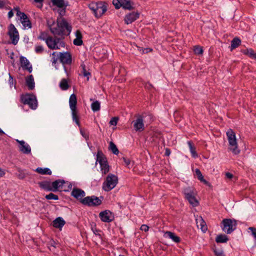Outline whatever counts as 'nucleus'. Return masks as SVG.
Here are the masks:
<instances>
[{
	"label": "nucleus",
	"instance_id": "1",
	"mask_svg": "<svg viewBox=\"0 0 256 256\" xmlns=\"http://www.w3.org/2000/svg\"><path fill=\"white\" fill-rule=\"evenodd\" d=\"M56 22V28L50 30V32L54 36H59L64 38V36H67L70 34L72 27L64 18H62L61 20L58 18Z\"/></svg>",
	"mask_w": 256,
	"mask_h": 256
},
{
	"label": "nucleus",
	"instance_id": "2",
	"mask_svg": "<svg viewBox=\"0 0 256 256\" xmlns=\"http://www.w3.org/2000/svg\"><path fill=\"white\" fill-rule=\"evenodd\" d=\"M108 6L104 1L92 2L88 4V8L92 12L94 16L99 18L107 11Z\"/></svg>",
	"mask_w": 256,
	"mask_h": 256
},
{
	"label": "nucleus",
	"instance_id": "3",
	"mask_svg": "<svg viewBox=\"0 0 256 256\" xmlns=\"http://www.w3.org/2000/svg\"><path fill=\"white\" fill-rule=\"evenodd\" d=\"M183 192L185 198L193 206H196L199 204L198 201L196 198L197 193L194 188L190 186L184 188Z\"/></svg>",
	"mask_w": 256,
	"mask_h": 256
},
{
	"label": "nucleus",
	"instance_id": "4",
	"mask_svg": "<svg viewBox=\"0 0 256 256\" xmlns=\"http://www.w3.org/2000/svg\"><path fill=\"white\" fill-rule=\"evenodd\" d=\"M226 136L230 145V150L235 154H238L240 150L238 148L236 134L232 129H229L226 132Z\"/></svg>",
	"mask_w": 256,
	"mask_h": 256
},
{
	"label": "nucleus",
	"instance_id": "5",
	"mask_svg": "<svg viewBox=\"0 0 256 256\" xmlns=\"http://www.w3.org/2000/svg\"><path fill=\"white\" fill-rule=\"evenodd\" d=\"M118 183V176L114 174H109L103 182L102 188L106 192H109L113 189Z\"/></svg>",
	"mask_w": 256,
	"mask_h": 256
},
{
	"label": "nucleus",
	"instance_id": "6",
	"mask_svg": "<svg viewBox=\"0 0 256 256\" xmlns=\"http://www.w3.org/2000/svg\"><path fill=\"white\" fill-rule=\"evenodd\" d=\"M20 102L24 104H28L32 110L38 107V102L36 96L32 94H26L20 96Z\"/></svg>",
	"mask_w": 256,
	"mask_h": 256
},
{
	"label": "nucleus",
	"instance_id": "7",
	"mask_svg": "<svg viewBox=\"0 0 256 256\" xmlns=\"http://www.w3.org/2000/svg\"><path fill=\"white\" fill-rule=\"evenodd\" d=\"M103 200V196H100V198L95 196H88L81 200L80 202L88 206H98L102 204Z\"/></svg>",
	"mask_w": 256,
	"mask_h": 256
},
{
	"label": "nucleus",
	"instance_id": "8",
	"mask_svg": "<svg viewBox=\"0 0 256 256\" xmlns=\"http://www.w3.org/2000/svg\"><path fill=\"white\" fill-rule=\"evenodd\" d=\"M222 228L227 234H230L236 228L237 220L234 219L224 218L222 222Z\"/></svg>",
	"mask_w": 256,
	"mask_h": 256
},
{
	"label": "nucleus",
	"instance_id": "9",
	"mask_svg": "<svg viewBox=\"0 0 256 256\" xmlns=\"http://www.w3.org/2000/svg\"><path fill=\"white\" fill-rule=\"evenodd\" d=\"M112 4L116 9H119L122 7L124 10H134V2L131 0H113Z\"/></svg>",
	"mask_w": 256,
	"mask_h": 256
},
{
	"label": "nucleus",
	"instance_id": "10",
	"mask_svg": "<svg viewBox=\"0 0 256 256\" xmlns=\"http://www.w3.org/2000/svg\"><path fill=\"white\" fill-rule=\"evenodd\" d=\"M7 34L12 40V44L16 45L19 40L20 35L18 30L12 24H9Z\"/></svg>",
	"mask_w": 256,
	"mask_h": 256
},
{
	"label": "nucleus",
	"instance_id": "11",
	"mask_svg": "<svg viewBox=\"0 0 256 256\" xmlns=\"http://www.w3.org/2000/svg\"><path fill=\"white\" fill-rule=\"evenodd\" d=\"M14 10L16 11V15L20 17L23 26L24 28H31L32 26V23L27 15L24 12H20L18 7L16 8Z\"/></svg>",
	"mask_w": 256,
	"mask_h": 256
},
{
	"label": "nucleus",
	"instance_id": "12",
	"mask_svg": "<svg viewBox=\"0 0 256 256\" xmlns=\"http://www.w3.org/2000/svg\"><path fill=\"white\" fill-rule=\"evenodd\" d=\"M99 217L104 222H110L114 220V215L110 210H105L100 212Z\"/></svg>",
	"mask_w": 256,
	"mask_h": 256
},
{
	"label": "nucleus",
	"instance_id": "13",
	"mask_svg": "<svg viewBox=\"0 0 256 256\" xmlns=\"http://www.w3.org/2000/svg\"><path fill=\"white\" fill-rule=\"evenodd\" d=\"M60 61L63 64L70 65L72 63V56L70 52H60L59 53Z\"/></svg>",
	"mask_w": 256,
	"mask_h": 256
},
{
	"label": "nucleus",
	"instance_id": "14",
	"mask_svg": "<svg viewBox=\"0 0 256 256\" xmlns=\"http://www.w3.org/2000/svg\"><path fill=\"white\" fill-rule=\"evenodd\" d=\"M132 124H134V128L136 132H141L144 130L143 118L140 115L138 116L136 120H133Z\"/></svg>",
	"mask_w": 256,
	"mask_h": 256
},
{
	"label": "nucleus",
	"instance_id": "15",
	"mask_svg": "<svg viewBox=\"0 0 256 256\" xmlns=\"http://www.w3.org/2000/svg\"><path fill=\"white\" fill-rule=\"evenodd\" d=\"M140 15V13L138 12L128 13L124 17L125 23L127 24H132L139 18Z\"/></svg>",
	"mask_w": 256,
	"mask_h": 256
},
{
	"label": "nucleus",
	"instance_id": "16",
	"mask_svg": "<svg viewBox=\"0 0 256 256\" xmlns=\"http://www.w3.org/2000/svg\"><path fill=\"white\" fill-rule=\"evenodd\" d=\"M85 192L82 190L77 188H74L71 192V196L80 200V202L81 200L83 199L82 198L85 196Z\"/></svg>",
	"mask_w": 256,
	"mask_h": 256
},
{
	"label": "nucleus",
	"instance_id": "17",
	"mask_svg": "<svg viewBox=\"0 0 256 256\" xmlns=\"http://www.w3.org/2000/svg\"><path fill=\"white\" fill-rule=\"evenodd\" d=\"M20 144V150L24 154H28L31 152V148L28 144H26L24 140H16Z\"/></svg>",
	"mask_w": 256,
	"mask_h": 256
},
{
	"label": "nucleus",
	"instance_id": "18",
	"mask_svg": "<svg viewBox=\"0 0 256 256\" xmlns=\"http://www.w3.org/2000/svg\"><path fill=\"white\" fill-rule=\"evenodd\" d=\"M65 224L66 222L62 217L56 218L52 222V225L54 228L60 230L62 229Z\"/></svg>",
	"mask_w": 256,
	"mask_h": 256
},
{
	"label": "nucleus",
	"instance_id": "19",
	"mask_svg": "<svg viewBox=\"0 0 256 256\" xmlns=\"http://www.w3.org/2000/svg\"><path fill=\"white\" fill-rule=\"evenodd\" d=\"M39 186L46 191L52 192V183L50 181L44 180L38 182Z\"/></svg>",
	"mask_w": 256,
	"mask_h": 256
},
{
	"label": "nucleus",
	"instance_id": "20",
	"mask_svg": "<svg viewBox=\"0 0 256 256\" xmlns=\"http://www.w3.org/2000/svg\"><path fill=\"white\" fill-rule=\"evenodd\" d=\"M48 48L51 50H58L60 49L58 46H56V42L54 38L50 36L47 38L46 42Z\"/></svg>",
	"mask_w": 256,
	"mask_h": 256
},
{
	"label": "nucleus",
	"instance_id": "21",
	"mask_svg": "<svg viewBox=\"0 0 256 256\" xmlns=\"http://www.w3.org/2000/svg\"><path fill=\"white\" fill-rule=\"evenodd\" d=\"M65 183L64 180H57L52 182V192H56L58 190V188L62 187Z\"/></svg>",
	"mask_w": 256,
	"mask_h": 256
},
{
	"label": "nucleus",
	"instance_id": "22",
	"mask_svg": "<svg viewBox=\"0 0 256 256\" xmlns=\"http://www.w3.org/2000/svg\"><path fill=\"white\" fill-rule=\"evenodd\" d=\"M96 161L98 162L100 166L104 164L108 163L106 156L101 150H98L96 155Z\"/></svg>",
	"mask_w": 256,
	"mask_h": 256
},
{
	"label": "nucleus",
	"instance_id": "23",
	"mask_svg": "<svg viewBox=\"0 0 256 256\" xmlns=\"http://www.w3.org/2000/svg\"><path fill=\"white\" fill-rule=\"evenodd\" d=\"M26 83L30 90L34 89L35 84L32 75H30L26 78Z\"/></svg>",
	"mask_w": 256,
	"mask_h": 256
},
{
	"label": "nucleus",
	"instance_id": "24",
	"mask_svg": "<svg viewBox=\"0 0 256 256\" xmlns=\"http://www.w3.org/2000/svg\"><path fill=\"white\" fill-rule=\"evenodd\" d=\"M241 52L249 58L256 60V52L252 48H246L241 50Z\"/></svg>",
	"mask_w": 256,
	"mask_h": 256
},
{
	"label": "nucleus",
	"instance_id": "25",
	"mask_svg": "<svg viewBox=\"0 0 256 256\" xmlns=\"http://www.w3.org/2000/svg\"><path fill=\"white\" fill-rule=\"evenodd\" d=\"M69 104L71 110L77 109V98L75 94H72L70 95L69 100Z\"/></svg>",
	"mask_w": 256,
	"mask_h": 256
},
{
	"label": "nucleus",
	"instance_id": "26",
	"mask_svg": "<svg viewBox=\"0 0 256 256\" xmlns=\"http://www.w3.org/2000/svg\"><path fill=\"white\" fill-rule=\"evenodd\" d=\"M165 235L172 239L175 242L178 243L180 241V238L173 232L167 231L165 232Z\"/></svg>",
	"mask_w": 256,
	"mask_h": 256
},
{
	"label": "nucleus",
	"instance_id": "27",
	"mask_svg": "<svg viewBox=\"0 0 256 256\" xmlns=\"http://www.w3.org/2000/svg\"><path fill=\"white\" fill-rule=\"evenodd\" d=\"M241 42V40L239 38H234L231 42L230 50H232L238 48L240 45Z\"/></svg>",
	"mask_w": 256,
	"mask_h": 256
},
{
	"label": "nucleus",
	"instance_id": "28",
	"mask_svg": "<svg viewBox=\"0 0 256 256\" xmlns=\"http://www.w3.org/2000/svg\"><path fill=\"white\" fill-rule=\"evenodd\" d=\"M228 240V236L224 234H220L217 236L216 238V242L217 243H225Z\"/></svg>",
	"mask_w": 256,
	"mask_h": 256
},
{
	"label": "nucleus",
	"instance_id": "29",
	"mask_svg": "<svg viewBox=\"0 0 256 256\" xmlns=\"http://www.w3.org/2000/svg\"><path fill=\"white\" fill-rule=\"evenodd\" d=\"M72 113V118L74 121L75 122L76 124L78 126V127L80 126V118L78 115V110H71Z\"/></svg>",
	"mask_w": 256,
	"mask_h": 256
},
{
	"label": "nucleus",
	"instance_id": "30",
	"mask_svg": "<svg viewBox=\"0 0 256 256\" xmlns=\"http://www.w3.org/2000/svg\"><path fill=\"white\" fill-rule=\"evenodd\" d=\"M36 172H37L38 174H48L50 175L52 174V171L51 170L47 168H38L36 170Z\"/></svg>",
	"mask_w": 256,
	"mask_h": 256
},
{
	"label": "nucleus",
	"instance_id": "31",
	"mask_svg": "<svg viewBox=\"0 0 256 256\" xmlns=\"http://www.w3.org/2000/svg\"><path fill=\"white\" fill-rule=\"evenodd\" d=\"M53 6H56L59 8H63L67 6V4H65L64 0H52Z\"/></svg>",
	"mask_w": 256,
	"mask_h": 256
},
{
	"label": "nucleus",
	"instance_id": "32",
	"mask_svg": "<svg viewBox=\"0 0 256 256\" xmlns=\"http://www.w3.org/2000/svg\"><path fill=\"white\" fill-rule=\"evenodd\" d=\"M60 87L62 90H68L70 87L68 80L65 78H62L60 82Z\"/></svg>",
	"mask_w": 256,
	"mask_h": 256
},
{
	"label": "nucleus",
	"instance_id": "33",
	"mask_svg": "<svg viewBox=\"0 0 256 256\" xmlns=\"http://www.w3.org/2000/svg\"><path fill=\"white\" fill-rule=\"evenodd\" d=\"M188 144L190 147V152L192 153V156L194 158L197 157L198 154L196 153V148H195L192 142V141H188Z\"/></svg>",
	"mask_w": 256,
	"mask_h": 256
},
{
	"label": "nucleus",
	"instance_id": "34",
	"mask_svg": "<svg viewBox=\"0 0 256 256\" xmlns=\"http://www.w3.org/2000/svg\"><path fill=\"white\" fill-rule=\"evenodd\" d=\"M109 149L114 154L118 155L119 153L118 148H117L116 145L112 142H110Z\"/></svg>",
	"mask_w": 256,
	"mask_h": 256
},
{
	"label": "nucleus",
	"instance_id": "35",
	"mask_svg": "<svg viewBox=\"0 0 256 256\" xmlns=\"http://www.w3.org/2000/svg\"><path fill=\"white\" fill-rule=\"evenodd\" d=\"M91 108L94 112L98 111L100 108V102L98 100L94 102L91 104Z\"/></svg>",
	"mask_w": 256,
	"mask_h": 256
},
{
	"label": "nucleus",
	"instance_id": "36",
	"mask_svg": "<svg viewBox=\"0 0 256 256\" xmlns=\"http://www.w3.org/2000/svg\"><path fill=\"white\" fill-rule=\"evenodd\" d=\"M20 62L22 68L30 65V62L28 59L23 56L20 57Z\"/></svg>",
	"mask_w": 256,
	"mask_h": 256
},
{
	"label": "nucleus",
	"instance_id": "37",
	"mask_svg": "<svg viewBox=\"0 0 256 256\" xmlns=\"http://www.w3.org/2000/svg\"><path fill=\"white\" fill-rule=\"evenodd\" d=\"M200 222L202 230L203 232H206L208 230V226L206 224V222L202 217H200Z\"/></svg>",
	"mask_w": 256,
	"mask_h": 256
},
{
	"label": "nucleus",
	"instance_id": "38",
	"mask_svg": "<svg viewBox=\"0 0 256 256\" xmlns=\"http://www.w3.org/2000/svg\"><path fill=\"white\" fill-rule=\"evenodd\" d=\"M100 168L102 174H106L107 173H108L110 170V166L108 163L102 164V166H100Z\"/></svg>",
	"mask_w": 256,
	"mask_h": 256
},
{
	"label": "nucleus",
	"instance_id": "39",
	"mask_svg": "<svg viewBox=\"0 0 256 256\" xmlns=\"http://www.w3.org/2000/svg\"><path fill=\"white\" fill-rule=\"evenodd\" d=\"M194 52L195 54L200 55V54H203L204 50L202 46H200L197 45V46H194Z\"/></svg>",
	"mask_w": 256,
	"mask_h": 256
},
{
	"label": "nucleus",
	"instance_id": "40",
	"mask_svg": "<svg viewBox=\"0 0 256 256\" xmlns=\"http://www.w3.org/2000/svg\"><path fill=\"white\" fill-rule=\"evenodd\" d=\"M45 198L48 200H58L59 198L58 196V195L55 194L52 192L48 194H46L45 196Z\"/></svg>",
	"mask_w": 256,
	"mask_h": 256
},
{
	"label": "nucleus",
	"instance_id": "41",
	"mask_svg": "<svg viewBox=\"0 0 256 256\" xmlns=\"http://www.w3.org/2000/svg\"><path fill=\"white\" fill-rule=\"evenodd\" d=\"M46 24L50 30L52 28H56V26H54L55 25V22L52 18L46 20Z\"/></svg>",
	"mask_w": 256,
	"mask_h": 256
},
{
	"label": "nucleus",
	"instance_id": "42",
	"mask_svg": "<svg viewBox=\"0 0 256 256\" xmlns=\"http://www.w3.org/2000/svg\"><path fill=\"white\" fill-rule=\"evenodd\" d=\"M80 66L82 68V72L84 76H88H88L90 75V73L88 72L86 70V66L85 64L82 63L81 64Z\"/></svg>",
	"mask_w": 256,
	"mask_h": 256
},
{
	"label": "nucleus",
	"instance_id": "43",
	"mask_svg": "<svg viewBox=\"0 0 256 256\" xmlns=\"http://www.w3.org/2000/svg\"><path fill=\"white\" fill-rule=\"evenodd\" d=\"M73 43L76 46H80L83 44V41L82 38L78 37L74 40Z\"/></svg>",
	"mask_w": 256,
	"mask_h": 256
},
{
	"label": "nucleus",
	"instance_id": "44",
	"mask_svg": "<svg viewBox=\"0 0 256 256\" xmlns=\"http://www.w3.org/2000/svg\"><path fill=\"white\" fill-rule=\"evenodd\" d=\"M80 132L82 136L85 138L86 140H89V134L86 130L84 129L80 128Z\"/></svg>",
	"mask_w": 256,
	"mask_h": 256
},
{
	"label": "nucleus",
	"instance_id": "45",
	"mask_svg": "<svg viewBox=\"0 0 256 256\" xmlns=\"http://www.w3.org/2000/svg\"><path fill=\"white\" fill-rule=\"evenodd\" d=\"M48 37V34L45 32H42L38 36V38L46 42V40Z\"/></svg>",
	"mask_w": 256,
	"mask_h": 256
},
{
	"label": "nucleus",
	"instance_id": "46",
	"mask_svg": "<svg viewBox=\"0 0 256 256\" xmlns=\"http://www.w3.org/2000/svg\"><path fill=\"white\" fill-rule=\"evenodd\" d=\"M118 117H113L111 118L110 124L112 126H116L118 123Z\"/></svg>",
	"mask_w": 256,
	"mask_h": 256
},
{
	"label": "nucleus",
	"instance_id": "47",
	"mask_svg": "<svg viewBox=\"0 0 256 256\" xmlns=\"http://www.w3.org/2000/svg\"><path fill=\"white\" fill-rule=\"evenodd\" d=\"M195 172L198 180H200L204 178L200 170L198 168H196Z\"/></svg>",
	"mask_w": 256,
	"mask_h": 256
},
{
	"label": "nucleus",
	"instance_id": "48",
	"mask_svg": "<svg viewBox=\"0 0 256 256\" xmlns=\"http://www.w3.org/2000/svg\"><path fill=\"white\" fill-rule=\"evenodd\" d=\"M44 50L42 46H36L35 51L37 54H42Z\"/></svg>",
	"mask_w": 256,
	"mask_h": 256
},
{
	"label": "nucleus",
	"instance_id": "49",
	"mask_svg": "<svg viewBox=\"0 0 256 256\" xmlns=\"http://www.w3.org/2000/svg\"><path fill=\"white\" fill-rule=\"evenodd\" d=\"M214 252L216 256H226L224 252L221 250L219 251L216 250V248L213 249Z\"/></svg>",
	"mask_w": 256,
	"mask_h": 256
},
{
	"label": "nucleus",
	"instance_id": "50",
	"mask_svg": "<svg viewBox=\"0 0 256 256\" xmlns=\"http://www.w3.org/2000/svg\"><path fill=\"white\" fill-rule=\"evenodd\" d=\"M140 230H142V231L146 232L149 230V226L146 224H142L140 226Z\"/></svg>",
	"mask_w": 256,
	"mask_h": 256
},
{
	"label": "nucleus",
	"instance_id": "51",
	"mask_svg": "<svg viewBox=\"0 0 256 256\" xmlns=\"http://www.w3.org/2000/svg\"><path fill=\"white\" fill-rule=\"evenodd\" d=\"M122 159L123 160L124 162V164L126 166H128L130 164V160L129 158H127L126 157H122Z\"/></svg>",
	"mask_w": 256,
	"mask_h": 256
},
{
	"label": "nucleus",
	"instance_id": "52",
	"mask_svg": "<svg viewBox=\"0 0 256 256\" xmlns=\"http://www.w3.org/2000/svg\"><path fill=\"white\" fill-rule=\"evenodd\" d=\"M56 52H53L52 54L53 56L52 58V64H56L58 60V58H56Z\"/></svg>",
	"mask_w": 256,
	"mask_h": 256
},
{
	"label": "nucleus",
	"instance_id": "53",
	"mask_svg": "<svg viewBox=\"0 0 256 256\" xmlns=\"http://www.w3.org/2000/svg\"><path fill=\"white\" fill-rule=\"evenodd\" d=\"M62 8V10H60V12H59V14L60 16V18H58L60 19V20H61V18H62V16L64 15V14L66 13V7L63 8Z\"/></svg>",
	"mask_w": 256,
	"mask_h": 256
},
{
	"label": "nucleus",
	"instance_id": "54",
	"mask_svg": "<svg viewBox=\"0 0 256 256\" xmlns=\"http://www.w3.org/2000/svg\"><path fill=\"white\" fill-rule=\"evenodd\" d=\"M248 229L252 231V236L256 238V228L254 227H250Z\"/></svg>",
	"mask_w": 256,
	"mask_h": 256
},
{
	"label": "nucleus",
	"instance_id": "55",
	"mask_svg": "<svg viewBox=\"0 0 256 256\" xmlns=\"http://www.w3.org/2000/svg\"><path fill=\"white\" fill-rule=\"evenodd\" d=\"M200 181L209 187H212L211 184L208 181L206 180L204 178Z\"/></svg>",
	"mask_w": 256,
	"mask_h": 256
},
{
	"label": "nucleus",
	"instance_id": "56",
	"mask_svg": "<svg viewBox=\"0 0 256 256\" xmlns=\"http://www.w3.org/2000/svg\"><path fill=\"white\" fill-rule=\"evenodd\" d=\"M92 230L93 231L94 233L96 234V235H98L99 236H100V234H98L97 232H100V230H98L96 228V226H94V227H92Z\"/></svg>",
	"mask_w": 256,
	"mask_h": 256
},
{
	"label": "nucleus",
	"instance_id": "57",
	"mask_svg": "<svg viewBox=\"0 0 256 256\" xmlns=\"http://www.w3.org/2000/svg\"><path fill=\"white\" fill-rule=\"evenodd\" d=\"M23 69L24 70H28V72L30 73L32 72V65H29V66H26V67H25Z\"/></svg>",
	"mask_w": 256,
	"mask_h": 256
},
{
	"label": "nucleus",
	"instance_id": "58",
	"mask_svg": "<svg viewBox=\"0 0 256 256\" xmlns=\"http://www.w3.org/2000/svg\"><path fill=\"white\" fill-rule=\"evenodd\" d=\"M54 38V40L56 42V46H58V44L62 40V39H63L62 37V38L55 37Z\"/></svg>",
	"mask_w": 256,
	"mask_h": 256
},
{
	"label": "nucleus",
	"instance_id": "59",
	"mask_svg": "<svg viewBox=\"0 0 256 256\" xmlns=\"http://www.w3.org/2000/svg\"><path fill=\"white\" fill-rule=\"evenodd\" d=\"M226 178L228 179H231L234 177V175L229 172H227L226 173Z\"/></svg>",
	"mask_w": 256,
	"mask_h": 256
},
{
	"label": "nucleus",
	"instance_id": "60",
	"mask_svg": "<svg viewBox=\"0 0 256 256\" xmlns=\"http://www.w3.org/2000/svg\"><path fill=\"white\" fill-rule=\"evenodd\" d=\"M76 38H78V37H80V38H82V33L81 32H80V30H77L76 32Z\"/></svg>",
	"mask_w": 256,
	"mask_h": 256
},
{
	"label": "nucleus",
	"instance_id": "61",
	"mask_svg": "<svg viewBox=\"0 0 256 256\" xmlns=\"http://www.w3.org/2000/svg\"><path fill=\"white\" fill-rule=\"evenodd\" d=\"M8 74H9V78H10L9 82H10V86H12V85L13 84L14 78H13V77L12 76V75L10 74V73H9Z\"/></svg>",
	"mask_w": 256,
	"mask_h": 256
},
{
	"label": "nucleus",
	"instance_id": "62",
	"mask_svg": "<svg viewBox=\"0 0 256 256\" xmlns=\"http://www.w3.org/2000/svg\"><path fill=\"white\" fill-rule=\"evenodd\" d=\"M6 174L4 170H3L0 168V178L4 176Z\"/></svg>",
	"mask_w": 256,
	"mask_h": 256
},
{
	"label": "nucleus",
	"instance_id": "63",
	"mask_svg": "<svg viewBox=\"0 0 256 256\" xmlns=\"http://www.w3.org/2000/svg\"><path fill=\"white\" fill-rule=\"evenodd\" d=\"M170 152H171L170 150L168 148H166V149L164 154L166 156H169L170 154Z\"/></svg>",
	"mask_w": 256,
	"mask_h": 256
},
{
	"label": "nucleus",
	"instance_id": "64",
	"mask_svg": "<svg viewBox=\"0 0 256 256\" xmlns=\"http://www.w3.org/2000/svg\"><path fill=\"white\" fill-rule=\"evenodd\" d=\"M58 46L60 48V47H64L65 46V42L62 40L58 44Z\"/></svg>",
	"mask_w": 256,
	"mask_h": 256
}]
</instances>
